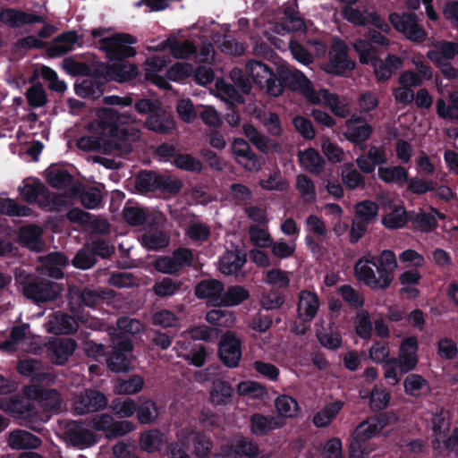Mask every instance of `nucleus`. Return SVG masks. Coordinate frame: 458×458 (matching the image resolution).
Listing matches in <instances>:
<instances>
[{"label": "nucleus", "instance_id": "8", "mask_svg": "<svg viewBox=\"0 0 458 458\" xmlns=\"http://www.w3.org/2000/svg\"><path fill=\"white\" fill-rule=\"evenodd\" d=\"M278 75L291 89L301 91L310 103L319 100L316 97L318 91L312 88L310 81L301 71L289 65H281L278 68Z\"/></svg>", "mask_w": 458, "mask_h": 458}, {"label": "nucleus", "instance_id": "41", "mask_svg": "<svg viewBox=\"0 0 458 458\" xmlns=\"http://www.w3.org/2000/svg\"><path fill=\"white\" fill-rule=\"evenodd\" d=\"M233 390L232 386L224 380H216L212 384L210 401L215 405H226L231 402Z\"/></svg>", "mask_w": 458, "mask_h": 458}, {"label": "nucleus", "instance_id": "5", "mask_svg": "<svg viewBox=\"0 0 458 458\" xmlns=\"http://www.w3.org/2000/svg\"><path fill=\"white\" fill-rule=\"evenodd\" d=\"M114 327L108 328V334L113 338L114 352L107 359V366L114 372H126L130 369L133 356L131 354L133 345L128 338L116 335Z\"/></svg>", "mask_w": 458, "mask_h": 458}, {"label": "nucleus", "instance_id": "44", "mask_svg": "<svg viewBox=\"0 0 458 458\" xmlns=\"http://www.w3.org/2000/svg\"><path fill=\"white\" fill-rule=\"evenodd\" d=\"M377 174L380 180L386 183H405L408 181L407 170L401 166H379Z\"/></svg>", "mask_w": 458, "mask_h": 458}, {"label": "nucleus", "instance_id": "2", "mask_svg": "<svg viewBox=\"0 0 458 458\" xmlns=\"http://www.w3.org/2000/svg\"><path fill=\"white\" fill-rule=\"evenodd\" d=\"M398 267L397 259L394 251L383 250L377 261L368 253L358 259L354 265L356 278L371 289H387L394 279V272Z\"/></svg>", "mask_w": 458, "mask_h": 458}, {"label": "nucleus", "instance_id": "60", "mask_svg": "<svg viewBox=\"0 0 458 458\" xmlns=\"http://www.w3.org/2000/svg\"><path fill=\"white\" fill-rule=\"evenodd\" d=\"M342 409L340 403H334L327 405L318 411L313 417V423L318 428L327 427L336 417Z\"/></svg>", "mask_w": 458, "mask_h": 458}, {"label": "nucleus", "instance_id": "16", "mask_svg": "<svg viewBox=\"0 0 458 458\" xmlns=\"http://www.w3.org/2000/svg\"><path fill=\"white\" fill-rule=\"evenodd\" d=\"M45 327L50 334L68 335L76 332L79 325L72 316L63 312H55L49 316Z\"/></svg>", "mask_w": 458, "mask_h": 458}, {"label": "nucleus", "instance_id": "7", "mask_svg": "<svg viewBox=\"0 0 458 458\" xmlns=\"http://www.w3.org/2000/svg\"><path fill=\"white\" fill-rule=\"evenodd\" d=\"M89 425L98 431L105 433L107 438H116L135 430V425L130 420H114L108 413L96 415L90 419Z\"/></svg>", "mask_w": 458, "mask_h": 458}, {"label": "nucleus", "instance_id": "56", "mask_svg": "<svg viewBox=\"0 0 458 458\" xmlns=\"http://www.w3.org/2000/svg\"><path fill=\"white\" fill-rule=\"evenodd\" d=\"M245 262L246 259L239 252L229 251L221 258L219 270L225 275H233L238 272Z\"/></svg>", "mask_w": 458, "mask_h": 458}, {"label": "nucleus", "instance_id": "6", "mask_svg": "<svg viewBox=\"0 0 458 458\" xmlns=\"http://www.w3.org/2000/svg\"><path fill=\"white\" fill-rule=\"evenodd\" d=\"M136 38L126 33H117L99 40V48L106 52L110 60H123L136 55V49L131 47Z\"/></svg>", "mask_w": 458, "mask_h": 458}, {"label": "nucleus", "instance_id": "37", "mask_svg": "<svg viewBox=\"0 0 458 458\" xmlns=\"http://www.w3.org/2000/svg\"><path fill=\"white\" fill-rule=\"evenodd\" d=\"M250 428L255 435H264L270 430L283 427L284 423L273 416H264L259 413L253 414L250 419Z\"/></svg>", "mask_w": 458, "mask_h": 458}, {"label": "nucleus", "instance_id": "27", "mask_svg": "<svg viewBox=\"0 0 458 458\" xmlns=\"http://www.w3.org/2000/svg\"><path fill=\"white\" fill-rule=\"evenodd\" d=\"M43 229L40 226L30 225L20 229V242L31 250L40 251L44 249L42 240Z\"/></svg>", "mask_w": 458, "mask_h": 458}, {"label": "nucleus", "instance_id": "57", "mask_svg": "<svg viewBox=\"0 0 458 458\" xmlns=\"http://www.w3.org/2000/svg\"><path fill=\"white\" fill-rule=\"evenodd\" d=\"M47 182L54 188L65 189L72 184V176L64 169L51 166L46 171Z\"/></svg>", "mask_w": 458, "mask_h": 458}, {"label": "nucleus", "instance_id": "55", "mask_svg": "<svg viewBox=\"0 0 458 458\" xmlns=\"http://www.w3.org/2000/svg\"><path fill=\"white\" fill-rule=\"evenodd\" d=\"M276 412L281 418H295L300 411L297 401L289 395H280L275 401Z\"/></svg>", "mask_w": 458, "mask_h": 458}, {"label": "nucleus", "instance_id": "20", "mask_svg": "<svg viewBox=\"0 0 458 458\" xmlns=\"http://www.w3.org/2000/svg\"><path fill=\"white\" fill-rule=\"evenodd\" d=\"M433 424V437L432 446L435 450L442 451L443 448L446 449L445 442L449 437L447 435L450 430L448 412L441 411L436 413L432 418Z\"/></svg>", "mask_w": 458, "mask_h": 458}, {"label": "nucleus", "instance_id": "61", "mask_svg": "<svg viewBox=\"0 0 458 458\" xmlns=\"http://www.w3.org/2000/svg\"><path fill=\"white\" fill-rule=\"evenodd\" d=\"M32 213L31 208L12 199H0V214L9 216H29Z\"/></svg>", "mask_w": 458, "mask_h": 458}, {"label": "nucleus", "instance_id": "1", "mask_svg": "<svg viewBox=\"0 0 458 458\" xmlns=\"http://www.w3.org/2000/svg\"><path fill=\"white\" fill-rule=\"evenodd\" d=\"M136 118L129 113L113 108L98 112V120L89 125V135L78 139L76 146L83 151L123 155L131 150V143L140 139V130L133 124Z\"/></svg>", "mask_w": 458, "mask_h": 458}, {"label": "nucleus", "instance_id": "14", "mask_svg": "<svg viewBox=\"0 0 458 458\" xmlns=\"http://www.w3.org/2000/svg\"><path fill=\"white\" fill-rule=\"evenodd\" d=\"M38 261L41 264L36 268L38 274L60 279L64 276L62 268L67 265L68 259L62 253L53 252L47 256H40Z\"/></svg>", "mask_w": 458, "mask_h": 458}, {"label": "nucleus", "instance_id": "9", "mask_svg": "<svg viewBox=\"0 0 458 458\" xmlns=\"http://www.w3.org/2000/svg\"><path fill=\"white\" fill-rule=\"evenodd\" d=\"M108 399L105 394L92 389H87L74 396L72 411L78 415L97 412L106 409Z\"/></svg>", "mask_w": 458, "mask_h": 458}, {"label": "nucleus", "instance_id": "46", "mask_svg": "<svg viewBox=\"0 0 458 458\" xmlns=\"http://www.w3.org/2000/svg\"><path fill=\"white\" fill-rule=\"evenodd\" d=\"M245 72L247 75L252 79L254 83L260 87L265 83L266 79L268 78L272 70L266 64L250 59L245 64Z\"/></svg>", "mask_w": 458, "mask_h": 458}, {"label": "nucleus", "instance_id": "24", "mask_svg": "<svg viewBox=\"0 0 458 458\" xmlns=\"http://www.w3.org/2000/svg\"><path fill=\"white\" fill-rule=\"evenodd\" d=\"M29 335L30 332L28 325L14 327L10 334V337L5 342L3 343L0 349L6 352H29Z\"/></svg>", "mask_w": 458, "mask_h": 458}, {"label": "nucleus", "instance_id": "49", "mask_svg": "<svg viewBox=\"0 0 458 458\" xmlns=\"http://www.w3.org/2000/svg\"><path fill=\"white\" fill-rule=\"evenodd\" d=\"M215 94L223 101L230 104H240L243 102L242 96L234 86L226 83L224 80H217L215 85Z\"/></svg>", "mask_w": 458, "mask_h": 458}, {"label": "nucleus", "instance_id": "52", "mask_svg": "<svg viewBox=\"0 0 458 458\" xmlns=\"http://www.w3.org/2000/svg\"><path fill=\"white\" fill-rule=\"evenodd\" d=\"M383 428V424L379 420L372 419L363 421L355 428L352 437L360 441L366 443L367 440L375 437Z\"/></svg>", "mask_w": 458, "mask_h": 458}, {"label": "nucleus", "instance_id": "15", "mask_svg": "<svg viewBox=\"0 0 458 458\" xmlns=\"http://www.w3.org/2000/svg\"><path fill=\"white\" fill-rule=\"evenodd\" d=\"M0 21L10 28H20L26 24L44 22V17L20 9L6 8L0 12Z\"/></svg>", "mask_w": 458, "mask_h": 458}, {"label": "nucleus", "instance_id": "21", "mask_svg": "<svg viewBox=\"0 0 458 458\" xmlns=\"http://www.w3.org/2000/svg\"><path fill=\"white\" fill-rule=\"evenodd\" d=\"M418 343L415 337L405 338L400 346L399 366L401 372H409L412 370L418 363Z\"/></svg>", "mask_w": 458, "mask_h": 458}, {"label": "nucleus", "instance_id": "58", "mask_svg": "<svg viewBox=\"0 0 458 458\" xmlns=\"http://www.w3.org/2000/svg\"><path fill=\"white\" fill-rule=\"evenodd\" d=\"M295 187L305 202L313 203L316 201V187L313 181L308 175L298 174L296 176Z\"/></svg>", "mask_w": 458, "mask_h": 458}, {"label": "nucleus", "instance_id": "35", "mask_svg": "<svg viewBox=\"0 0 458 458\" xmlns=\"http://www.w3.org/2000/svg\"><path fill=\"white\" fill-rule=\"evenodd\" d=\"M316 97L319 100L311 102L312 104L325 103L330 107L331 111L339 117L344 118L349 114V105L345 102L340 101L336 95L329 93L327 89L318 90Z\"/></svg>", "mask_w": 458, "mask_h": 458}, {"label": "nucleus", "instance_id": "40", "mask_svg": "<svg viewBox=\"0 0 458 458\" xmlns=\"http://www.w3.org/2000/svg\"><path fill=\"white\" fill-rule=\"evenodd\" d=\"M301 165L310 173L319 174L323 171L325 161L314 148H307L299 152Z\"/></svg>", "mask_w": 458, "mask_h": 458}, {"label": "nucleus", "instance_id": "26", "mask_svg": "<svg viewBox=\"0 0 458 458\" xmlns=\"http://www.w3.org/2000/svg\"><path fill=\"white\" fill-rule=\"evenodd\" d=\"M224 284L216 279L202 280L195 288V294L200 299H208L213 306L218 307Z\"/></svg>", "mask_w": 458, "mask_h": 458}, {"label": "nucleus", "instance_id": "38", "mask_svg": "<svg viewBox=\"0 0 458 458\" xmlns=\"http://www.w3.org/2000/svg\"><path fill=\"white\" fill-rule=\"evenodd\" d=\"M250 292L240 285L229 286L222 292L218 307H233L240 305L250 298Z\"/></svg>", "mask_w": 458, "mask_h": 458}, {"label": "nucleus", "instance_id": "63", "mask_svg": "<svg viewBox=\"0 0 458 458\" xmlns=\"http://www.w3.org/2000/svg\"><path fill=\"white\" fill-rule=\"evenodd\" d=\"M411 221L416 229L421 232H431L437 227L435 215L430 212H419L410 215Z\"/></svg>", "mask_w": 458, "mask_h": 458}, {"label": "nucleus", "instance_id": "45", "mask_svg": "<svg viewBox=\"0 0 458 458\" xmlns=\"http://www.w3.org/2000/svg\"><path fill=\"white\" fill-rule=\"evenodd\" d=\"M330 55L331 63L337 72L346 69L351 70L354 67V63L348 58L347 47L342 41L335 42Z\"/></svg>", "mask_w": 458, "mask_h": 458}, {"label": "nucleus", "instance_id": "28", "mask_svg": "<svg viewBox=\"0 0 458 458\" xmlns=\"http://www.w3.org/2000/svg\"><path fill=\"white\" fill-rule=\"evenodd\" d=\"M167 62L168 61L165 58L159 56L148 58L145 62L146 79L162 89H168L170 87L169 82L165 78L157 74V72L166 66Z\"/></svg>", "mask_w": 458, "mask_h": 458}, {"label": "nucleus", "instance_id": "10", "mask_svg": "<svg viewBox=\"0 0 458 458\" xmlns=\"http://www.w3.org/2000/svg\"><path fill=\"white\" fill-rule=\"evenodd\" d=\"M23 393L28 399L37 401L46 411L57 412L62 409L63 398L55 389H45L31 384L24 387Z\"/></svg>", "mask_w": 458, "mask_h": 458}, {"label": "nucleus", "instance_id": "59", "mask_svg": "<svg viewBox=\"0 0 458 458\" xmlns=\"http://www.w3.org/2000/svg\"><path fill=\"white\" fill-rule=\"evenodd\" d=\"M354 217L367 223L368 225L371 224L377 218L378 207L371 200H364L357 203L354 207Z\"/></svg>", "mask_w": 458, "mask_h": 458}, {"label": "nucleus", "instance_id": "19", "mask_svg": "<svg viewBox=\"0 0 458 458\" xmlns=\"http://www.w3.org/2000/svg\"><path fill=\"white\" fill-rule=\"evenodd\" d=\"M65 440L73 446L88 447L97 442L96 435L75 421L67 426Z\"/></svg>", "mask_w": 458, "mask_h": 458}, {"label": "nucleus", "instance_id": "47", "mask_svg": "<svg viewBox=\"0 0 458 458\" xmlns=\"http://www.w3.org/2000/svg\"><path fill=\"white\" fill-rule=\"evenodd\" d=\"M137 74V67L130 63L114 64L108 68L109 77L118 82L131 81Z\"/></svg>", "mask_w": 458, "mask_h": 458}, {"label": "nucleus", "instance_id": "30", "mask_svg": "<svg viewBox=\"0 0 458 458\" xmlns=\"http://www.w3.org/2000/svg\"><path fill=\"white\" fill-rule=\"evenodd\" d=\"M435 50H429L427 57L434 64L446 62L458 55V43L451 41H439L434 44Z\"/></svg>", "mask_w": 458, "mask_h": 458}, {"label": "nucleus", "instance_id": "43", "mask_svg": "<svg viewBox=\"0 0 458 458\" xmlns=\"http://www.w3.org/2000/svg\"><path fill=\"white\" fill-rule=\"evenodd\" d=\"M19 192L27 202L38 204L42 194L46 192V185L38 180L24 181L19 187Z\"/></svg>", "mask_w": 458, "mask_h": 458}, {"label": "nucleus", "instance_id": "18", "mask_svg": "<svg viewBox=\"0 0 458 458\" xmlns=\"http://www.w3.org/2000/svg\"><path fill=\"white\" fill-rule=\"evenodd\" d=\"M244 135L248 140L261 152L267 154L268 152H279L280 145L268 136L259 131L250 123H245L242 126Z\"/></svg>", "mask_w": 458, "mask_h": 458}, {"label": "nucleus", "instance_id": "50", "mask_svg": "<svg viewBox=\"0 0 458 458\" xmlns=\"http://www.w3.org/2000/svg\"><path fill=\"white\" fill-rule=\"evenodd\" d=\"M343 182L350 190H355L359 187H365L364 176L354 167L352 163H345L341 171Z\"/></svg>", "mask_w": 458, "mask_h": 458}, {"label": "nucleus", "instance_id": "4", "mask_svg": "<svg viewBox=\"0 0 458 458\" xmlns=\"http://www.w3.org/2000/svg\"><path fill=\"white\" fill-rule=\"evenodd\" d=\"M388 20L394 29L406 39L417 44L426 41L428 33L415 13L406 12L391 13Z\"/></svg>", "mask_w": 458, "mask_h": 458}, {"label": "nucleus", "instance_id": "13", "mask_svg": "<svg viewBox=\"0 0 458 458\" xmlns=\"http://www.w3.org/2000/svg\"><path fill=\"white\" fill-rule=\"evenodd\" d=\"M114 297L112 290H92L84 288L82 290L77 287H70L69 299L70 304L72 305L73 301H81V303L87 307L94 308L99 305L104 301L111 300Z\"/></svg>", "mask_w": 458, "mask_h": 458}, {"label": "nucleus", "instance_id": "54", "mask_svg": "<svg viewBox=\"0 0 458 458\" xmlns=\"http://www.w3.org/2000/svg\"><path fill=\"white\" fill-rule=\"evenodd\" d=\"M206 320L214 326L231 328L235 325L236 317L233 311L215 309L207 313Z\"/></svg>", "mask_w": 458, "mask_h": 458}, {"label": "nucleus", "instance_id": "22", "mask_svg": "<svg viewBox=\"0 0 458 458\" xmlns=\"http://www.w3.org/2000/svg\"><path fill=\"white\" fill-rule=\"evenodd\" d=\"M319 308V301L316 293L303 290L299 294L297 312L303 322H310Z\"/></svg>", "mask_w": 458, "mask_h": 458}, {"label": "nucleus", "instance_id": "12", "mask_svg": "<svg viewBox=\"0 0 458 458\" xmlns=\"http://www.w3.org/2000/svg\"><path fill=\"white\" fill-rule=\"evenodd\" d=\"M178 441L183 447L193 444V453L199 458L208 455L212 450V442L209 437L196 431L191 426L182 428L177 435Z\"/></svg>", "mask_w": 458, "mask_h": 458}, {"label": "nucleus", "instance_id": "23", "mask_svg": "<svg viewBox=\"0 0 458 458\" xmlns=\"http://www.w3.org/2000/svg\"><path fill=\"white\" fill-rule=\"evenodd\" d=\"M374 74L378 81H387L394 71L403 65V61L397 55H388L385 60L375 58L372 61Z\"/></svg>", "mask_w": 458, "mask_h": 458}, {"label": "nucleus", "instance_id": "32", "mask_svg": "<svg viewBox=\"0 0 458 458\" xmlns=\"http://www.w3.org/2000/svg\"><path fill=\"white\" fill-rule=\"evenodd\" d=\"M166 47H169L173 56L178 59L189 58L191 55L196 53V47L191 41H179L174 38L163 41L160 45L156 47L155 49L163 50Z\"/></svg>", "mask_w": 458, "mask_h": 458}, {"label": "nucleus", "instance_id": "42", "mask_svg": "<svg viewBox=\"0 0 458 458\" xmlns=\"http://www.w3.org/2000/svg\"><path fill=\"white\" fill-rule=\"evenodd\" d=\"M343 17L349 22L356 26H366L369 24L370 19L374 18V10L372 8H354L353 6H344L342 10Z\"/></svg>", "mask_w": 458, "mask_h": 458}, {"label": "nucleus", "instance_id": "3", "mask_svg": "<svg viewBox=\"0 0 458 458\" xmlns=\"http://www.w3.org/2000/svg\"><path fill=\"white\" fill-rule=\"evenodd\" d=\"M16 281L22 285V293L27 299L35 302H48L55 301L63 288L60 284L54 282L38 274L31 276L23 271L16 273Z\"/></svg>", "mask_w": 458, "mask_h": 458}, {"label": "nucleus", "instance_id": "62", "mask_svg": "<svg viewBox=\"0 0 458 458\" xmlns=\"http://www.w3.org/2000/svg\"><path fill=\"white\" fill-rule=\"evenodd\" d=\"M144 385V380L140 376H133L129 379H119L114 386V393L118 394H133L140 392Z\"/></svg>", "mask_w": 458, "mask_h": 458}, {"label": "nucleus", "instance_id": "64", "mask_svg": "<svg viewBox=\"0 0 458 458\" xmlns=\"http://www.w3.org/2000/svg\"><path fill=\"white\" fill-rule=\"evenodd\" d=\"M162 441V434L159 430L149 429L140 435V445L143 451L153 453L159 448Z\"/></svg>", "mask_w": 458, "mask_h": 458}, {"label": "nucleus", "instance_id": "31", "mask_svg": "<svg viewBox=\"0 0 458 458\" xmlns=\"http://www.w3.org/2000/svg\"><path fill=\"white\" fill-rule=\"evenodd\" d=\"M78 42V35L75 31L71 30L58 36L53 41L47 49V55L51 57L64 55L73 49L74 45Z\"/></svg>", "mask_w": 458, "mask_h": 458}, {"label": "nucleus", "instance_id": "36", "mask_svg": "<svg viewBox=\"0 0 458 458\" xmlns=\"http://www.w3.org/2000/svg\"><path fill=\"white\" fill-rule=\"evenodd\" d=\"M145 124L148 130L163 134L170 133L175 128L174 121L165 114L161 108L150 114Z\"/></svg>", "mask_w": 458, "mask_h": 458}, {"label": "nucleus", "instance_id": "48", "mask_svg": "<svg viewBox=\"0 0 458 458\" xmlns=\"http://www.w3.org/2000/svg\"><path fill=\"white\" fill-rule=\"evenodd\" d=\"M169 235L163 231H150L140 236L141 244L149 250H158L168 246Z\"/></svg>", "mask_w": 458, "mask_h": 458}, {"label": "nucleus", "instance_id": "39", "mask_svg": "<svg viewBox=\"0 0 458 458\" xmlns=\"http://www.w3.org/2000/svg\"><path fill=\"white\" fill-rule=\"evenodd\" d=\"M69 197L65 194H56L49 191L46 187V192L38 200V206L47 212L59 211L69 205Z\"/></svg>", "mask_w": 458, "mask_h": 458}, {"label": "nucleus", "instance_id": "51", "mask_svg": "<svg viewBox=\"0 0 458 458\" xmlns=\"http://www.w3.org/2000/svg\"><path fill=\"white\" fill-rule=\"evenodd\" d=\"M411 220L410 216L403 206L394 208L382 217V224L388 229H399L406 225Z\"/></svg>", "mask_w": 458, "mask_h": 458}, {"label": "nucleus", "instance_id": "11", "mask_svg": "<svg viewBox=\"0 0 458 458\" xmlns=\"http://www.w3.org/2000/svg\"><path fill=\"white\" fill-rule=\"evenodd\" d=\"M221 361L229 368H236L242 357V342L231 331L221 336L218 348Z\"/></svg>", "mask_w": 458, "mask_h": 458}, {"label": "nucleus", "instance_id": "17", "mask_svg": "<svg viewBox=\"0 0 458 458\" xmlns=\"http://www.w3.org/2000/svg\"><path fill=\"white\" fill-rule=\"evenodd\" d=\"M76 342L71 338H59L49 343V358L55 365H64L73 354Z\"/></svg>", "mask_w": 458, "mask_h": 458}, {"label": "nucleus", "instance_id": "29", "mask_svg": "<svg viewBox=\"0 0 458 458\" xmlns=\"http://www.w3.org/2000/svg\"><path fill=\"white\" fill-rule=\"evenodd\" d=\"M252 115L265 127L269 135L279 137L283 134L281 121L276 113L256 108L253 110Z\"/></svg>", "mask_w": 458, "mask_h": 458}, {"label": "nucleus", "instance_id": "25", "mask_svg": "<svg viewBox=\"0 0 458 458\" xmlns=\"http://www.w3.org/2000/svg\"><path fill=\"white\" fill-rule=\"evenodd\" d=\"M7 442L8 445L13 450L36 449L42 444L39 437L23 429L10 432Z\"/></svg>", "mask_w": 458, "mask_h": 458}, {"label": "nucleus", "instance_id": "53", "mask_svg": "<svg viewBox=\"0 0 458 458\" xmlns=\"http://www.w3.org/2000/svg\"><path fill=\"white\" fill-rule=\"evenodd\" d=\"M236 391L241 396L256 400H265L268 395L267 389L262 385L250 380L240 382Z\"/></svg>", "mask_w": 458, "mask_h": 458}, {"label": "nucleus", "instance_id": "33", "mask_svg": "<svg viewBox=\"0 0 458 458\" xmlns=\"http://www.w3.org/2000/svg\"><path fill=\"white\" fill-rule=\"evenodd\" d=\"M306 29L303 20L295 12L294 8L288 6L284 10V18L280 24L276 26L275 30L278 34H284L295 31H304Z\"/></svg>", "mask_w": 458, "mask_h": 458}, {"label": "nucleus", "instance_id": "34", "mask_svg": "<svg viewBox=\"0 0 458 458\" xmlns=\"http://www.w3.org/2000/svg\"><path fill=\"white\" fill-rule=\"evenodd\" d=\"M0 409L15 417H21L31 415L34 407L23 397H13L0 400Z\"/></svg>", "mask_w": 458, "mask_h": 458}]
</instances>
